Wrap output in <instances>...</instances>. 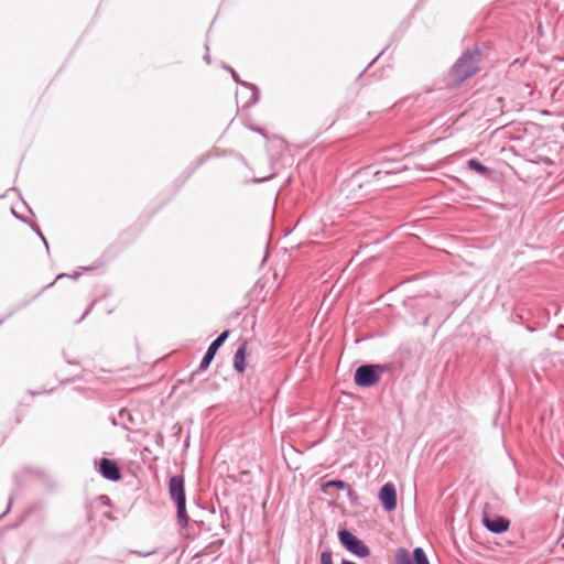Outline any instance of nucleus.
Instances as JSON below:
<instances>
[{
  "mask_svg": "<svg viewBox=\"0 0 564 564\" xmlns=\"http://www.w3.org/2000/svg\"><path fill=\"white\" fill-rule=\"evenodd\" d=\"M382 371L381 366L376 365H362L356 369L355 383L358 387L370 388L376 386L380 380V372Z\"/></svg>",
  "mask_w": 564,
  "mask_h": 564,
  "instance_id": "7ed1b4c3",
  "label": "nucleus"
},
{
  "mask_svg": "<svg viewBox=\"0 0 564 564\" xmlns=\"http://www.w3.org/2000/svg\"><path fill=\"white\" fill-rule=\"evenodd\" d=\"M227 69L230 72V74H231L232 78H234L236 82H239L237 73H236L231 67H227Z\"/></svg>",
  "mask_w": 564,
  "mask_h": 564,
  "instance_id": "f3484780",
  "label": "nucleus"
},
{
  "mask_svg": "<svg viewBox=\"0 0 564 564\" xmlns=\"http://www.w3.org/2000/svg\"><path fill=\"white\" fill-rule=\"evenodd\" d=\"M156 551H158L156 549H151L148 551L130 550L129 553L138 555V556H142V557H147V556L155 554Z\"/></svg>",
  "mask_w": 564,
  "mask_h": 564,
  "instance_id": "4468645a",
  "label": "nucleus"
},
{
  "mask_svg": "<svg viewBox=\"0 0 564 564\" xmlns=\"http://www.w3.org/2000/svg\"><path fill=\"white\" fill-rule=\"evenodd\" d=\"M427 323H429V316H427V317H425V319H424L423 324H424V325H427Z\"/></svg>",
  "mask_w": 564,
  "mask_h": 564,
  "instance_id": "6ab92c4d",
  "label": "nucleus"
},
{
  "mask_svg": "<svg viewBox=\"0 0 564 564\" xmlns=\"http://www.w3.org/2000/svg\"><path fill=\"white\" fill-rule=\"evenodd\" d=\"M482 525L492 533H503L510 527V521L505 517H491L489 506L486 505L482 510Z\"/></svg>",
  "mask_w": 564,
  "mask_h": 564,
  "instance_id": "39448f33",
  "label": "nucleus"
},
{
  "mask_svg": "<svg viewBox=\"0 0 564 564\" xmlns=\"http://www.w3.org/2000/svg\"><path fill=\"white\" fill-rule=\"evenodd\" d=\"M169 495L176 505L178 523L182 527H186L188 524V517L185 510V480L183 476L175 475L170 478Z\"/></svg>",
  "mask_w": 564,
  "mask_h": 564,
  "instance_id": "f03ea898",
  "label": "nucleus"
},
{
  "mask_svg": "<svg viewBox=\"0 0 564 564\" xmlns=\"http://www.w3.org/2000/svg\"><path fill=\"white\" fill-rule=\"evenodd\" d=\"M37 234H39V236L41 237V239L44 241V243L47 246V242H46V240H45L44 236L42 235V232H41V231H37Z\"/></svg>",
  "mask_w": 564,
  "mask_h": 564,
  "instance_id": "a211bd4d",
  "label": "nucleus"
},
{
  "mask_svg": "<svg viewBox=\"0 0 564 564\" xmlns=\"http://www.w3.org/2000/svg\"><path fill=\"white\" fill-rule=\"evenodd\" d=\"M413 560H414V564H430L425 552L421 547L414 549Z\"/></svg>",
  "mask_w": 564,
  "mask_h": 564,
  "instance_id": "9b49d317",
  "label": "nucleus"
},
{
  "mask_svg": "<svg viewBox=\"0 0 564 564\" xmlns=\"http://www.w3.org/2000/svg\"><path fill=\"white\" fill-rule=\"evenodd\" d=\"M480 56L479 48L467 50L452 66L453 82L459 85L476 75L479 70Z\"/></svg>",
  "mask_w": 564,
  "mask_h": 564,
  "instance_id": "f257e3e1",
  "label": "nucleus"
},
{
  "mask_svg": "<svg viewBox=\"0 0 564 564\" xmlns=\"http://www.w3.org/2000/svg\"><path fill=\"white\" fill-rule=\"evenodd\" d=\"M346 489H347V496H348L350 503L354 506L358 505L357 492L350 486H348V488H346Z\"/></svg>",
  "mask_w": 564,
  "mask_h": 564,
  "instance_id": "dca6fc26",
  "label": "nucleus"
},
{
  "mask_svg": "<svg viewBox=\"0 0 564 564\" xmlns=\"http://www.w3.org/2000/svg\"><path fill=\"white\" fill-rule=\"evenodd\" d=\"M99 473L101 476L110 481H118L121 479L120 468L116 462L109 458H102L99 464Z\"/></svg>",
  "mask_w": 564,
  "mask_h": 564,
  "instance_id": "6e6552de",
  "label": "nucleus"
},
{
  "mask_svg": "<svg viewBox=\"0 0 564 564\" xmlns=\"http://www.w3.org/2000/svg\"><path fill=\"white\" fill-rule=\"evenodd\" d=\"M397 562L398 564H414V561L411 558L409 552L405 549L398 550Z\"/></svg>",
  "mask_w": 564,
  "mask_h": 564,
  "instance_id": "f8f14e48",
  "label": "nucleus"
},
{
  "mask_svg": "<svg viewBox=\"0 0 564 564\" xmlns=\"http://www.w3.org/2000/svg\"><path fill=\"white\" fill-rule=\"evenodd\" d=\"M247 349H248V341L242 340L240 343V345L238 346V348L235 352V356H234V369L239 373H242L247 368V364H246Z\"/></svg>",
  "mask_w": 564,
  "mask_h": 564,
  "instance_id": "1a4fd4ad",
  "label": "nucleus"
},
{
  "mask_svg": "<svg viewBox=\"0 0 564 564\" xmlns=\"http://www.w3.org/2000/svg\"><path fill=\"white\" fill-rule=\"evenodd\" d=\"M229 329L224 330L207 348L205 356L203 357L199 366L198 371H205L209 367L210 362L213 361L217 350L219 347L225 343V340L229 336Z\"/></svg>",
  "mask_w": 564,
  "mask_h": 564,
  "instance_id": "423d86ee",
  "label": "nucleus"
},
{
  "mask_svg": "<svg viewBox=\"0 0 564 564\" xmlns=\"http://www.w3.org/2000/svg\"><path fill=\"white\" fill-rule=\"evenodd\" d=\"M467 167L485 177H488L489 174L491 173V170L489 167H487L486 165H484L480 161H478L476 159L468 160Z\"/></svg>",
  "mask_w": 564,
  "mask_h": 564,
  "instance_id": "9d476101",
  "label": "nucleus"
},
{
  "mask_svg": "<svg viewBox=\"0 0 564 564\" xmlns=\"http://www.w3.org/2000/svg\"><path fill=\"white\" fill-rule=\"evenodd\" d=\"M338 539L345 549L358 557L370 555V549L350 531L344 529L338 532Z\"/></svg>",
  "mask_w": 564,
  "mask_h": 564,
  "instance_id": "20e7f679",
  "label": "nucleus"
},
{
  "mask_svg": "<svg viewBox=\"0 0 564 564\" xmlns=\"http://www.w3.org/2000/svg\"><path fill=\"white\" fill-rule=\"evenodd\" d=\"M321 564H333V556L329 550H325L321 553Z\"/></svg>",
  "mask_w": 564,
  "mask_h": 564,
  "instance_id": "2eb2a0df",
  "label": "nucleus"
},
{
  "mask_svg": "<svg viewBox=\"0 0 564 564\" xmlns=\"http://www.w3.org/2000/svg\"><path fill=\"white\" fill-rule=\"evenodd\" d=\"M348 484H346L344 480L335 479V480H328L323 484V489H326L328 487H336L338 489H346L348 488Z\"/></svg>",
  "mask_w": 564,
  "mask_h": 564,
  "instance_id": "ddd939ff",
  "label": "nucleus"
},
{
  "mask_svg": "<svg viewBox=\"0 0 564 564\" xmlns=\"http://www.w3.org/2000/svg\"><path fill=\"white\" fill-rule=\"evenodd\" d=\"M379 500L386 511H392L397 508V491L393 484L388 482L381 487Z\"/></svg>",
  "mask_w": 564,
  "mask_h": 564,
  "instance_id": "0eeeda50",
  "label": "nucleus"
}]
</instances>
